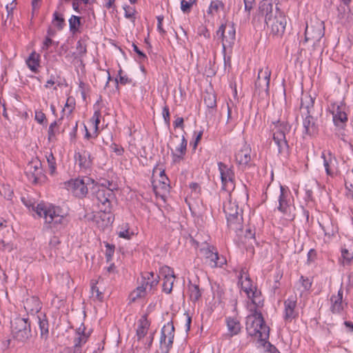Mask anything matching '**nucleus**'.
I'll return each instance as SVG.
<instances>
[{"mask_svg":"<svg viewBox=\"0 0 353 353\" xmlns=\"http://www.w3.org/2000/svg\"><path fill=\"white\" fill-rule=\"evenodd\" d=\"M257 14L264 17L270 34L276 37L283 34L287 24L286 17L279 8H276L274 11L273 4L270 0H263L259 3Z\"/></svg>","mask_w":353,"mask_h":353,"instance_id":"nucleus-1","label":"nucleus"},{"mask_svg":"<svg viewBox=\"0 0 353 353\" xmlns=\"http://www.w3.org/2000/svg\"><path fill=\"white\" fill-rule=\"evenodd\" d=\"M35 212L39 216L44 219L45 224L51 229L60 230L68 223L67 216L58 206L39 203L36 207Z\"/></svg>","mask_w":353,"mask_h":353,"instance_id":"nucleus-2","label":"nucleus"},{"mask_svg":"<svg viewBox=\"0 0 353 353\" xmlns=\"http://www.w3.org/2000/svg\"><path fill=\"white\" fill-rule=\"evenodd\" d=\"M246 317V330L249 335L258 337L261 341L269 339L270 328L265 323L262 313L256 309L251 310Z\"/></svg>","mask_w":353,"mask_h":353,"instance_id":"nucleus-3","label":"nucleus"},{"mask_svg":"<svg viewBox=\"0 0 353 353\" xmlns=\"http://www.w3.org/2000/svg\"><path fill=\"white\" fill-rule=\"evenodd\" d=\"M230 199L224 204L223 210L225 214L228 226L233 230L242 229L243 210L236 203L237 192H229Z\"/></svg>","mask_w":353,"mask_h":353,"instance_id":"nucleus-4","label":"nucleus"},{"mask_svg":"<svg viewBox=\"0 0 353 353\" xmlns=\"http://www.w3.org/2000/svg\"><path fill=\"white\" fill-rule=\"evenodd\" d=\"M274 125L272 128L273 140L278 147V152L281 155H288L289 145L286 140L285 134L290 132V125L288 122L279 120L272 122Z\"/></svg>","mask_w":353,"mask_h":353,"instance_id":"nucleus-5","label":"nucleus"},{"mask_svg":"<svg viewBox=\"0 0 353 353\" xmlns=\"http://www.w3.org/2000/svg\"><path fill=\"white\" fill-rule=\"evenodd\" d=\"M13 338L20 342H26L32 336L31 323L28 318L17 317L11 321Z\"/></svg>","mask_w":353,"mask_h":353,"instance_id":"nucleus-6","label":"nucleus"},{"mask_svg":"<svg viewBox=\"0 0 353 353\" xmlns=\"http://www.w3.org/2000/svg\"><path fill=\"white\" fill-rule=\"evenodd\" d=\"M93 194L101 210L104 213H110L112 203L115 199L114 191L108 188L94 189Z\"/></svg>","mask_w":353,"mask_h":353,"instance_id":"nucleus-7","label":"nucleus"},{"mask_svg":"<svg viewBox=\"0 0 353 353\" xmlns=\"http://www.w3.org/2000/svg\"><path fill=\"white\" fill-rule=\"evenodd\" d=\"M94 181L89 177L72 179L68 183V188L78 198L85 197L88 190L93 188Z\"/></svg>","mask_w":353,"mask_h":353,"instance_id":"nucleus-8","label":"nucleus"},{"mask_svg":"<svg viewBox=\"0 0 353 353\" xmlns=\"http://www.w3.org/2000/svg\"><path fill=\"white\" fill-rule=\"evenodd\" d=\"M216 37L221 40L223 49L232 48L236 39V30L232 23L221 24L216 31Z\"/></svg>","mask_w":353,"mask_h":353,"instance_id":"nucleus-9","label":"nucleus"},{"mask_svg":"<svg viewBox=\"0 0 353 353\" xmlns=\"http://www.w3.org/2000/svg\"><path fill=\"white\" fill-rule=\"evenodd\" d=\"M174 337V327L172 322L164 325L161 331L160 353H169Z\"/></svg>","mask_w":353,"mask_h":353,"instance_id":"nucleus-10","label":"nucleus"},{"mask_svg":"<svg viewBox=\"0 0 353 353\" xmlns=\"http://www.w3.org/2000/svg\"><path fill=\"white\" fill-rule=\"evenodd\" d=\"M219 170L220 172L221 179L222 183V190L226 192H234V173L231 168L228 167L226 164L219 162Z\"/></svg>","mask_w":353,"mask_h":353,"instance_id":"nucleus-11","label":"nucleus"},{"mask_svg":"<svg viewBox=\"0 0 353 353\" xmlns=\"http://www.w3.org/2000/svg\"><path fill=\"white\" fill-rule=\"evenodd\" d=\"M200 252L205 257L206 263L211 268L221 267L226 262L225 258L219 256L218 252L214 246L207 243L200 249Z\"/></svg>","mask_w":353,"mask_h":353,"instance_id":"nucleus-12","label":"nucleus"},{"mask_svg":"<svg viewBox=\"0 0 353 353\" xmlns=\"http://www.w3.org/2000/svg\"><path fill=\"white\" fill-rule=\"evenodd\" d=\"M324 35L322 24L309 26L307 25L305 31V42L311 41L315 47L319 44Z\"/></svg>","mask_w":353,"mask_h":353,"instance_id":"nucleus-13","label":"nucleus"},{"mask_svg":"<svg viewBox=\"0 0 353 353\" xmlns=\"http://www.w3.org/2000/svg\"><path fill=\"white\" fill-rule=\"evenodd\" d=\"M270 76L271 71L268 67L259 71L258 77L255 82V88L256 90H259V93L262 92L268 93Z\"/></svg>","mask_w":353,"mask_h":353,"instance_id":"nucleus-14","label":"nucleus"},{"mask_svg":"<svg viewBox=\"0 0 353 353\" xmlns=\"http://www.w3.org/2000/svg\"><path fill=\"white\" fill-rule=\"evenodd\" d=\"M25 172L30 180L37 183L42 175L41 161L38 159H32L26 165Z\"/></svg>","mask_w":353,"mask_h":353,"instance_id":"nucleus-15","label":"nucleus"},{"mask_svg":"<svg viewBox=\"0 0 353 353\" xmlns=\"http://www.w3.org/2000/svg\"><path fill=\"white\" fill-rule=\"evenodd\" d=\"M330 112L333 116V121L337 126H342L347 120L345 112V105L342 103H333L330 107Z\"/></svg>","mask_w":353,"mask_h":353,"instance_id":"nucleus-16","label":"nucleus"},{"mask_svg":"<svg viewBox=\"0 0 353 353\" xmlns=\"http://www.w3.org/2000/svg\"><path fill=\"white\" fill-rule=\"evenodd\" d=\"M343 291L342 288L339 289L337 294H333L330 297V311L332 314H340L347 306V303L343 301Z\"/></svg>","mask_w":353,"mask_h":353,"instance_id":"nucleus-17","label":"nucleus"},{"mask_svg":"<svg viewBox=\"0 0 353 353\" xmlns=\"http://www.w3.org/2000/svg\"><path fill=\"white\" fill-rule=\"evenodd\" d=\"M303 134L308 136H314L318 133L319 128L316 123V119L312 114H303Z\"/></svg>","mask_w":353,"mask_h":353,"instance_id":"nucleus-18","label":"nucleus"},{"mask_svg":"<svg viewBox=\"0 0 353 353\" xmlns=\"http://www.w3.org/2000/svg\"><path fill=\"white\" fill-rule=\"evenodd\" d=\"M161 274L163 276V291L169 294L172 292L175 278L174 272L170 268L165 266L161 268Z\"/></svg>","mask_w":353,"mask_h":353,"instance_id":"nucleus-19","label":"nucleus"},{"mask_svg":"<svg viewBox=\"0 0 353 353\" xmlns=\"http://www.w3.org/2000/svg\"><path fill=\"white\" fill-rule=\"evenodd\" d=\"M296 306V298L290 297L284 301V319L285 321L290 322L295 319L298 313L295 308Z\"/></svg>","mask_w":353,"mask_h":353,"instance_id":"nucleus-20","label":"nucleus"},{"mask_svg":"<svg viewBox=\"0 0 353 353\" xmlns=\"http://www.w3.org/2000/svg\"><path fill=\"white\" fill-rule=\"evenodd\" d=\"M74 159L76 163L82 170H87L92 166V159L90 152L87 150H83L75 152Z\"/></svg>","mask_w":353,"mask_h":353,"instance_id":"nucleus-21","label":"nucleus"},{"mask_svg":"<svg viewBox=\"0 0 353 353\" xmlns=\"http://www.w3.org/2000/svg\"><path fill=\"white\" fill-rule=\"evenodd\" d=\"M39 326L40 329V339L43 341L44 344L48 345L49 339V324L46 316L43 314H41L38 316Z\"/></svg>","mask_w":353,"mask_h":353,"instance_id":"nucleus-22","label":"nucleus"},{"mask_svg":"<svg viewBox=\"0 0 353 353\" xmlns=\"http://www.w3.org/2000/svg\"><path fill=\"white\" fill-rule=\"evenodd\" d=\"M251 148L245 143L235 154L236 162L243 165H248L251 160Z\"/></svg>","mask_w":353,"mask_h":353,"instance_id":"nucleus-23","label":"nucleus"},{"mask_svg":"<svg viewBox=\"0 0 353 353\" xmlns=\"http://www.w3.org/2000/svg\"><path fill=\"white\" fill-rule=\"evenodd\" d=\"M84 330L85 328L81 327L78 329L77 332V336L74 339V345L71 347H65L66 349H69L72 352L75 350L82 353L81 346L86 343L88 338V335L84 332Z\"/></svg>","mask_w":353,"mask_h":353,"instance_id":"nucleus-24","label":"nucleus"},{"mask_svg":"<svg viewBox=\"0 0 353 353\" xmlns=\"http://www.w3.org/2000/svg\"><path fill=\"white\" fill-rule=\"evenodd\" d=\"M41 308V303L36 296L28 298L24 302V309L31 314L38 313Z\"/></svg>","mask_w":353,"mask_h":353,"instance_id":"nucleus-25","label":"nucleus"},{"mask_svg":"<svg viewBox=\"0 0 353 353\" xmlns=\"http://www.w3.org/2000/svg\"><path fill=\"white\" fill-rule=\"evenodd\" d=\"M314 99L310 95H304L301 101V111L303 114H312L314 108Z\"/></svg>","mask_w":353,"mask_h":353,"instance_id":"nucleus-26","label":"nucleus"},{"mask_svg":"<svg viewBox=\"0 0 353 353\" xmlns=\"http://www.w3.org/2000/svg\"><path fill=\"white\" fill-rule=\"evenodd\" d=\"M187 143V140L184 137H183L180 145L176 147L174 150L172 151L174 162L180 161L183 159V157L186 152Z\"/></svg>","mask_w":353,"mask_h":353,"instance_id":"nucleus-27","label":"nucleus"},{"mask_svg":"<svg viewBox=\"0 0 353 353\" xmlns=\"http://www.w3.org/2000/svg\"><path fill=\"white\" fill-rule=\"evenodd\" d=\"M288 198V192L285 190V189L283 186H281L280 187V195L279 196L278 210L284 214L288 212V210L289 208Z\"/></svg>","mask_w":353,"mask_h":353,"instance_id":"nucleus-28","label":"nucleus"},{"mask_svg":"<svg viewBox=\"0 0 353 353\" xmlns=\"http://www.w3.org/2000/svg\"><path fill=\"white\" fill-rule=\"evenodd\" d=\"M343 263L350 264L353 259V241L349 240L341 249Z\"/></svg>","mask_w":353,"mask_h":353,"instance_id":"nucleus-29","label":"nucleus"},{"mask_svg":"<svg viewBox=\"0 0 353 353\" xmlns=\"http://www.w3.org/2000/svg\"><path fill=\"white\" fill-rule=\"evenodd\" d=\"M226 323L228 330V334L230 335V336L232 337L234 335L238 334L240 332L241 330V326L240 322L238 320L233 318H228L226 319Z\"/></svg>","mask_w":353,"mask_h":353,"instance_id":"nucleus-30","label":"nucleus"},{"mask_svg":"<svg viewBox=\"0 0 353 353\" xmlns=\"http://www.w3.org/2000/svg\"><path fill=\"white\" fill-rule=\"evenodd\" d=\"M26 63L31 71L37 72L39 65V55L35 52H32L26 60Z\"/></svg>","mask_w":353,"mask_h":353,"instance_id":"nucleus-31","label":"nucleus"},{"mask_svg":"<svg viewBox=\"0 0 353 353\" xmlns=\"http://www.w3.org/2000/svg\"><path fill=\"white\" fill-rule=\"evenodd\" d=\"M190 298L192 302H196L201 296V291L196 284H192L190 282L188 285Z\"/></svg>","mask_w":353,"mask_h":353,"instance_id":"nucleus-32","label":"nucleus"},{"mask_svg":"<svg viewBox=\"0 0 353 353\" xmlns=\"http://www.w3.org/2000/svg\"><path fill=\"white\" fill-rule=\"evenodd\" d=\"M146 294V288L144 284L138 286L134 291L130 294V299L131 301L134 302L138 299L145 296Z\"/></svg>","mask_w":353,"mask_h":353,"instance_id":"nucleus-33","label":"nucleus"},{"mask_svg":"<svg viewBox=\"0 0 353 353\" xmlns=\"http://www.w3.org/2000/svg\"><path fill=\"white\" fill-rule=\"evenodd\" d=\"M149 327V323L147 319H141L139 321V325L137 330V335L139 340L143 338L147 332Z\"/></svg>","mask_w":353,"mask_h":353,"instance_id":"nucleus-34","label":"nucleus"},{"mask_svg":"<svg viewBox=\"0 0 353 353\" xmlns=\"http://www.w3.org/2000/svg\"><path fill=\"white\" fill-rule=\"evenodd\" d=\"M62 120H63V117L59 119L58 121H54L50 125L49 129H48V139L50 141L54 139L56 134L59 132L58 128H59V126L61 124Z\"/></svg>","mask_w":353,"mask_h":353,"instance_id":"nucleus-35","label":"nucleus"},{"mask_svg":"<svg viewBox=\"0 0 353 353\" xmlns=\"http://www.w3.org/2000/svg\"><path fill=\"white\" fill-rule=\"evenodd\" d=\"M337 11L338 19L341 21V23H349L352 19V17L350 15L349 12H347V9L344 6H339L337 8Z\"/></svg>","mask_w":353,"mask_h":353,"instance_id":"nucleus-36","label":"nucleus"},{"mask_svg":"<svg viewBox=\"0 0 353 353\" xmlns=\"http://www.w3.org/2000/svg\"><path fill=\"white\" fill-rule=\"evenodd\" d=\"M204 103L208 108H214L216 106V98L214 94L207 92L204 96Z\"/></svg>","mask_w":353,"mask_h":353,"instance_id":"nucleus-37","label":"nucleus"},{"mask_svg":"<svg viewBox=\"0 0 353 353\" xmlns=\"http://www.w3.org/2000/svg\"><path fill=\"white\" fill-rule=\"evenodd\" d=\"M81 26V18L79 17L72 15L69 19L70 30L72 33L79 31V28Z\"/></svg>","mask_w":353,"mask_h":353,"instance_id":"nucleus-38","label":"nucleus"},{"mask_svg":"<svg viewBox=\"0 0 353 353\" xmlns=\"http://www.w3.org/2000/svg\"><path fill=\"white\" fill-rule=\"evenodd\" d=\"M242 290L246 293L248 297H250L251 292L253 290V286L249 275H245V280L241 283Z\"/></svg>","mask_w":353,"mask_h":353,"instance_id":"nucleus-39","label":"nucleus"},{"mask_svg":"<svg viewBox=\"0 0 353 353\" xmlns=\"http://www.w3.org/2000/svg\"><path fill=\"white\" fill-rule=\"evenodd\" d=\"M11 233L9 234L7 232H0V244L3 248H10V237L12 236V230L10 229Z\"/></svg>","mask_w":353,"mask_h":353,"instance_id":"nucleus-40","label":"nucleus"},{"mask_svg":"<svg viewBox=\"0 0 353 353\" xmlns=\"http://www.w3.org/2000/svg\"><path fill=\"white\" fill-rule=\"evenodd\" d=\"M103 188H108L114 191V190H117V185L114 183L112 181H110L108 180H103L102 183H97L94 185H93V189Z\"/></svg>","mask_w":353,"mask_h":353,"instance_id":"nucleus-41","label":"nucleus"},{"mask_svg":"<svg viewBox=\"0 0 353 353\" xmlns=\"http://www.w3.org/2000/svg\"><path fill=\"white\" fill-rule=\"evenodd\" d=\"M97 281L92 280L91 281V291L92 296L97 300L102 301L103 299V292H101L99 288L97 286Z\"/></svg>","mask_w":353,"mask_h":353,"instance_id":"nucleus-42","label":"nucleus"},{"mask_svg":"<svg viewBox=\"0 0 353 353\" xmlns=\"http://www.w3.org/2000/svg\"><path fill=\"white\" fill-rule=\"evenodd\" d=\"M100 117L101 112L99 110H96L92 118L90 119V123L93 125L94 132L96 133V136L97 135V132L99 130V124L100 123Z\"/></svg>","mask_w":353,"mask_h":353,"instance_id":"nucleus-43","label":"nucleus"},{"mask_svg":"<svg viewBox=\"0 0 353 353\" xmlns=\"http://www.w3.org/2000/svg\"><path fill=\"white\" fill-rule=\"evenodd\" d=\"M328 156L329 157L327 158L324 152H323L321 155L322 158L323 159V165L325 168L326 173L328 175H331L332 172L330 168V165L332 163V157L331 156V153L330 152L328 153Z\"/></svg>","mask_w":353,"mask_h":353,"instance_id":"nucleus-44","label":"nucleus"},{"mask_svg":"<svg viewBox=\"0 0 353 353\" xmlns=\"http://www.w3.org/2000/svg\"><path fill=\"white\" fill-rule=\"evenodd\" d=\"M47 162L51 174H53L56 170V160L52 152L46 155Z\"/></svg>","mask_w":353,"mask_h":353,"instance_id":"nucleus-45","label":"nucleus"},{"mask_svg":"<svg viewBox=\"0 0 353 353\" xmlns=\"http://www.w3.org/2000/svg\"><path fill=\"white\" fill-rule=\"evenodd\" d=\"M54 22L59 30H61L65 25V20L57 12L54 13Z\"/></svg>","mask_w":353,"mask_h":353,"instance_id":"nucleus-46","label":"nucleus"},{"mask_svg":"<svg viewBox=\"0 0 353 353\" xmlns=\"http://www.w3.org/2000/svg\"><path fill=\"white\" fill-rule=\"evenodd\" d=\"M77 53L79 57H83L87 52L86 45L81 40L77 43Z\"/></svg>","mask_w":353,"mask_h":353,"instance_id":"nucleus-47","label":"nucleus"},{"mask_svg":"<svg viewBox=\"0 0 353 353\" xmlns=\"http://www.w3.org/2000/svg\"><path fill=\"white\" fill-rule=\"evenodd\" d=\"M251 301L252 303L254 305V308H251L250 310H254L255 309L259 310V308L263 306V299L262 298V296L253 298V299H252Z\"/></svg>","mask_w":353,"mask_h":353,"instance_id":"nucleus-48","label":"nucleus"},{"mask_svg":"<svg viewBox=\"0 0 353 353\" xmlns=\"http://www.w3.org/2000/svg\"><path fill=\"white\" fill-rule=\"evenodd\" d=\"M255 5V0H244V9L248 13V16L250 17V12Z\"/></svg>","mask_w":353,"mask_h":353,"instance_id":"nucleus-49","label":"nucleus"},{"mask_svg":"<svg viewBox=\"0 0 353 353\" xmlns=\"http://www.w3.org/2000/svg\"><path fill=\"white\" fill-rule=\"evenodd\" d=\"M263 341V346L264 348H265V353H280L279 350L276 348V347L270 344V343L267 341V340Z\"/></svg>","mask_w":353,"mask_h":353,"instance_id":"nucleus-50","label":"nucleus"},{"mask_svg":"<svg viewBox=\"0 0 353 353\" xmlns=\"http://www.w3.org/2000/svg\"><path fill=\"white\" fill-rule=\"evenodd\" d=\"M299 281L305 290H309L311 288L312 281L308 278L301 276Z\"/></svg>","mask_w":353,"mask_h":353,"instance_id":"nucleus-51","label":"nucleus"},{"mask_svg":"<svg viewBox=\"0 0 353 353\" xmlns=\"http://www.w3.org/2000/svg\"><path fill=\"white\" fill-rule=\"evenodd\" d=\"M154 274L153 272H146L143 276H142V284H144V286L147 288L148 285H149V282L151 281L154 279Z\"/></svg>","mask_w":353,"mask_h":353,"instance_id":"nucleus-52","label":"nucleus"},{"mask_svg":"<svg viewBox=\"0 0 353 353\" xmlns=\"http://www.w3.org/2000/svg\"><path fill=\"white\" fill-rule=\"evenodd\" d=\"M124 10H125V17L128 19H131L132 21H134V16L135 10L132 8H130V6L125 7Z\"/></svg>","mask_w":353,"mask_h":353,"instance_id":"nucleus-53","label":"nucleus"},{"mask_svg":"<svg viewBox=\"0 0 353 353\" xmlns=\"http://www.w3.org/2000/svg\"><path fill=\"white\" fill-rule=\"evenodd\" d=\"M105 247H106L105 255H106L107 261H110L112 259V256L114 252V245L107 243Z\"/></svg>","mask_w":353,"mask_h":353,"instance_id":"nucleus-54","label":"nucleus"},{"mask_svg":"<svg viewBox=\"0 0 353 353\" xmlns=\"http://www.w3.org/2000/svg\"><path fill=\"white\" fill-rule=\"evenodd\" d=\"M245 239L250 241L249 245L252 246V242H255V233L252 232L250 229L247 230L245 235Z\"/></svg>","mask_w":353,"mask_h":353,"instance_id":"nucleus-55","label":"nucleus"},{"mask_svg":"<svg viewBox=\"0 0 353 353\" xmlns=\"http://www.w3.org/2000/svg\"><path fill=\"white\" fill-rule=\"evenodd\" d=\"M117 84L120 83L121 85H126L132 83V79L128 78L126 75L121 76L120 78L115 79Z\"/></svg>","mask_w":353,"mask_h":353,"instance_id":"nucleus-56","label":"nucleus"},{"mask_svg":"<svg viewBox=\"0 0 353 353\" xmlns=\"http://www.w3.org/2000/svg\"><path fill=\"white\" fill-rule=\"evenodd\" d=\"M192 4H193L192 2H191V1H186L185 0H181V8L183 12H187L190 10V8Z\"/></svg>","mask_w":353,"mask_h":353,"instance_id":"nucleus-57","label":"nucleus"},{"mask_svg":"<svg viewBox=\"0 0 353 353\" xmlns=\"http://www.w3.org/2000/svg\"><path fill=\"white\" fill-rule=\"evenodd\" d=\"M163 117L165 122L168 124L170 123V117L169 108L167 105L164 106L163 108Z\"/></svg>","mask_w":353,"mask_h":353,"instance_id":"nucleus-58","label":"nucleus"},{"mask_svg":"<svg viewBox=\"0 0 353 353\" xmlns=\"http://www.w3.org/2000/svg\"><path fill=\"white\" fill-rule=\"evenodd\" d=\"M111 148L114 150V152L119 156H121L123 154L124 150L122 147L119 146L118 145L115 143H112L111 145Z\"/></svg>","mask_w":353,"mask_h":353,"instance_id":"nucleus-59","label":"nucleus"},{"mask_svg":"<svg viewBox=\"0 0 353 353\" xmlns=\"http://www.w3.org/2000/svg\"><path fill=\"white\" fill-rule=\"evenodd\" d=\"M132 46L133 47L134 51L139 55V57L141 59L144 60V59H147L146 55L139 49V48L137 47V45H135L134 43H132Z\"/></svg>","mask_w":353,"mask_h":353,"instance_id":"nucleus-60","label":"nucleus"},{"mask_svg":"<svg viewBox=\"0 0 353 353\" xmlns=\"http://www.w3.org/2000/svg\"><path fill=\"white\" fill-rule=\"evenodd\" d=\"M157 18V21H158L157 30H159V32L161 34H163L165 33V31L163 30V28L162 27V21L163 20V16H158Z\"/></svg>","mask_w":353,"mask_h":353,"instance_id":"nucleus-61","label":"nucleus"},{"mask_svg":"<svg viewBox=\"0 0 353 353\" xmlns=\"http://www.w3.org/2000/svg\"><path fill=\"white\" fill-rule=\"evenodd\" d=\"M35 119L39 123H42L46 119V115L42 112H36L35 113Z\"/></svg>","mask_w":353,"mask_h":353,"instance_id":"nucleus-62","label":"nucleus"},{"mask_svg":"<svg viewBox=\"0 0 353 353\" xmlns=\"http://www.w3.org/2000/svg\"><path fill=\"white\" fill-rule=\"evenodd\" d=\"M320 225L322 228V230H323L325 236H327L329 237L334 236L335 231L333 228L332 230H330L328 228H326L325 226L321 224H320Z\"/></svg>","mask_w":353,"mask_h":353,"instance_id":"nucleus-63","label":"nucleus"},{"mask_svg":"<svg viewBox=\"0 0 353 353\" xmlns=\"http://www.w3.org/2000/svg\"><path fill=\"white\" fill-rule=\"evenodd\" d=\"M183 122L184 121L182 117H177L174 121V127L183 128Z\"/></svg>","mask_w":353,"mask_h":353,"instance_id":"nucleus-64","label":"nucleus"}]
</instances>
